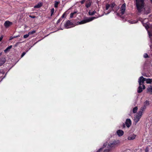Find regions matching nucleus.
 <instances>
[{
    "label": "nucleus",
    "mask_w": 152,
    "mask_h": 152,
    "mask_svg": "<svg viewBox=\"0 0 152 152\" xmlns=\"http://www.w3.org/2000/svg\"><path fill=\"white\" fill-rule=\"evenodd\" d=\"M136 5L139 12L148 14L149 12V8L145 7L144 5V0H136Z\"/></svg>",
    "instance_id": "nucleus-1"
},
{
    "label": "nucleus",
    "mask_w": 152,
    "mask_h": 152,
    "mask_svg": "<svg viewBox=\"0 0 152 152\" xmlns=\"http://www.w3.org/2000/svg\"><path fill=\"white\" fill-rule=\"evenodd\" d=\"M120 141L118 140H114L108 144L107 147L110 149L115 148L120 145Z\"/></svg>",
    "instance_id": "nucleus-2"
},
{
    "label": "nucleus",
    "mask_w": 152,
    "mask_h": 152,
    "mask_svg": "<svg viewBox=\"0 0 152 152\" xmlns=\"http://www.w3.org/2000/svg\"><path fill=\"white\" fill-rule=\"evenodd\" d=\"M146 108V107L144 105L141 108L140 111L134 117V120L135 123H137L139 121L142 116L143 111L145 110Z\"/></svg>",
    "instance_id": "nucleus-3"
},
{
    "label": "nucleus",
    "mask_w": 152,
    "mask_h": 152,
    "mask_svg": "<svg viewBox=\"0 0 152 152\" xmlns=\"http://www.w3.org/2000/svg\"><path fill=\"white\" fill-rule=\"evenodd\" d=\"M140 21L142 22L143 26L145 27L146 29L148 31V34L149 38L151 39L152 37V32L148 30V28L150 27L148 23H147L148 21V19H145L144 20L141 19Z\"/></svg>",
    "instance_id": "nucleus-4"
},
{
    "label": "nucleus",
    "mask_w": 152,
    "mask_h": 152,
    "mask_svg": "<svg viewBox=\"0 0 152 152\" xmlns=\"http://www.w3.org/2000/svg\"><path fill=\"white\" fill-rule=\"evenodd\" d=\"M115 6V4L114 3L111 4H107L106 5L105 10H104V13L107 15L112 10L115 11L114 8Z\"/></svg>",
    "instance_id": "nucleus-5"
},
{
    "label": "nucleus",
    "mask_w": 152,
    "mask_h": 152,
    "mask_svg": "<svg viewBox=\"0 0 152 152\" xmlns=\"http://www.w3.org/2000/svg\"><path fill=\"white\" fill-rule=\"evenodd\" d=\"M97 17H93L91 18H87L85 19H84L81 21L77 22V25H80L84 24L87 23L97 18Z\"/></svg>",
    "instance_id": "nucleus-6"
},
{
    "label": "nucleus",
    "mask_w": 152,
    "mask_h": 152,
    "mask_svg": "<svg viewBox=\"0 0 152 152\" xmlns=\"http://www.w3.org/2000/svg\"><path fill=\"white\" fill-rule=\"evenodd\" d=\"M145 81V78L143 77L142 76L140 77L138 79V83L139 85H142V84L143 89L145 88V86L143 84L144 81Z\"/></svg>",
    "instance_id": "nucleus-7"
},
{
    "label": "nucleus",
    "mask_w": 152,
    "mask_h": 152,
    "mask_svg": "<svg viewBox=\"0 0 152 152\" xmlns=\"http://www.w3.org/2000/svg\"><path fill=\"white\" fill-rule=\"evenodd\" d=\"M12 23L8 20L6 21L4 24V25L5 28H7L12 24Z\"/></svg>",
    "instance_id": "nucleus-8"
},
{
    "label": "nucleus",
    "mask_w": 152,
    "mask_h": 152,
    "mask_svg": "<svg viewBox=\"0 0 152 152\" xmlns=\"http://www.w3.org/2000/svg\"><path fill=\"white\" fill-rule=\"evenodd\" d=\"M126 4H123L121 6V15H123L125 11L126 10Z\"/></svg>",
    "instance_id": "nucleus-9"
},
{
    "label": "nucleus",
    "mask_w": 152,
    "mask_h": 152,
    "mask_svg": "<svg viewBox=\"0 0 152 152\" xmlns=\"http://www.w3.org/2000/svg\"><path fill=\"white\" fill-rule=\"evenodd\" d=\"M71 23L69 20L67 21L64 25L65 27L66 28H71V27L70 25H71Z\"/></svg>",
    "instance_id": "nucleus-10"
},
{
    "label": "nucleus",
    "mask_w": 152,
    "mask_h": 152,
    "mask_svg": "<svg viewBox=\"0 0 152 152\" xmlns=\"http://www.w3.org/2000/svg\"><path fill=\"white\" fill-rule=\"evenodd\" d=\"M125 124L128 128H129L131 125V121L130 119H127L125 122Z\"/></svg>",
    "instance_id": "nucleus-11"
},
{
    "label": "nucleus",
    "mask_w": 152,
    "mask_h": 152,
    "mask_svg": "<svg viewBox=\"0 0 152 152\" xmlns=\"http://www.w3.org/2000/svg\"><path fill=\"white\" fill-rule=\"evenodd\" d=\"M117 134L119 137L122 136L124 134V132L123 131L121 130H118L117 131Z\"/></svg>",
    "instance_id": "nucleus-12"
},
{
    "label": "nucleus",
    "mask_w": 152,
    "mask_h": 152,
    "mask_svg": "<svg viewBox=\"0 0 152 152\" xmlns=\"http://www.w3.org/2000/svg\"><path fill=\"white\" fill-rule=\"evenodd\" d=\"M136 135L134 134H132L130 135H129L128 137V139L129 140H134L136 137Z\"/></svg>",
    "instance_id": "nucleus-13"
},
{
    "label": "nucleus",
    "mask_w": 152,
    "mask_h": 152,
    "mask_svg": "<svg viewBox=\"0 0 152 152\" xmlns=\"http://www.w3.org/2000/svg\"><path fill=\"white\" fill-rule=\"evenodd\" d=\"M147 92L150 94H152V85L150 86L147 89Z\"/></svg>",
    "instance_id": "nucleus-14"
},
{
    "label": "nucleus",
    "mask_w": 152,
    "mask_h": 152,
    "mask_svg": "<svg viewBox=\"0 0 152 152\" xmlns=\"http://www.w3.org/2000/svg\"><path fill=\"white\" fill-rule=\"evenodd\" d=\"M77 12L75 11L71 13L70 14V18H72L74 17H75L76 15V13Z\"/></svg>",
    "instance_id": "nucleus-15"
},
{
    "label": "nucleus",
    "mask_w": 152,
    "mask_h": 152,
    "mask_svg": "<svg viewBox=\"0 0 152 152\" xmlns=\"http://www.w3.org/2000/svg\"><path fill=\"white\" fill-rule=\"evenodd\" d=\"M42 5V4L41 3L39 2L38 3V4L35 5L34 7V8H38L40 7Z\"/></svg>",
    "instance_id": "nucleus-16"
},
{
    "label": "nucleus",
    "mask_w": 152,
    "mask_h": 152,
    "mask_svg": "<svg viewBox=\"0 0 152 152\" xmlns=\"http://www.w3.org/2000/svg\"><path fill=\"white\" fill-rule=\"evenodd\" d=\"M5 59L4 58H0V66H1L5 62Z\"/></svg>",
    "instance_id": "nucleus-17"
},
{
    "label": "nucleus",
    "mask_w": 152,
    "mask_h": 152,
    "mask_svg": "<svg viewBox=\"0 0 152 152\" xmlns=\"http://www.w3.org/2000/svg\"><path fill=\"white\" fill-rule=\"evenodd\" d=\"M145 81L147 83H151V79L145 78Z\"/></svg>",
    "instance_id": "nucleus-18"
},
{
    "label": "nucleus",
    "mask_w": 152,
    "mask_h": 152,
    "mask_svg": "<svg viewBox=\"0 0 152 152\" xmlns=\"http://www.w3.org/2000/svg\"><path fill=\"white\" fill-rule=\"evenodd\" d=\"M142 91V87L141 86V85H139V86L138 87L137 92L139 93H141Z\"/></svg>",
    "instance_id": "nucleus-19"
},
{
    "label": "nucleus",
    "mask_w": 152,
    "mask_h": 152,
    "mask_svg": "<svg viewBox=\"0 0 152 152\" xmlns=\"http://www.w3.org/2000/svg\"><path fill=\"white\" fill-rule=\"evenodd\" d=\"M12 48V46L10 45L7 47L6 49L4 50L5 53H7L8 51H9Z\"/></svg>",
    "instance_id": "nucleus-20"
},
{
    "label": "nucleus",
    "mask_w": 152,
    "mask_h": 152,
    "mask_svg": "<svg viewBox=\"0 0 152 152\" xmlns=\"http://www.w3.org/2000/svg\"><path fill=\"white\" fill-rule=\"evenodd\" d=\"M91 2L90 1L87 2L86 4V7L87 8H88L91 5Z\"/></svg>",
    "instance_id": "nucleus-21"
},
{
    "label": "nucleus",
    "mask_w": 152,
    "mask_h": 152,
    "mask_svg": "<svg viewBox=\"0 0 152 152\" xmlns=\"http://www.w3.org/2000/svg\"><path fill=\"white\" fill-rule=\"evenodd\" d=\"M149 105V102L148 101H146L144 103V106H145L146 107Z\"/></svg>",
    "instance_id": "nucleus-22"
},
{
    "label": "nucleus",
    "mask_w": 152,
    "mask_h": 152,
    "mask_svg": "<svg viewBox=\"0 0 152 152\" xmlns=\"http://www.w3.org/2000/svg\"><path fill=\"white\" fill-rule=\"evenodd\" d=\"M137 21L136 20H129L128 22L131 24H134L137 23Z\"/></svg>",
    "instance_id": "nucleus-23"
},
{
    "label": "nucleus",
    "mask_w": 152,
    "mask_h": 152,
    "mask_svg": "<svg viewBox=\"0 0 152 152\" xmlns=\"http://www.w3.org/2000/svg\"><path fill=\"white\" fill-rule=\"evenodd\" d=\"M137 109H138V108L137 107H134L133 109V113H136L137 112Z\"/></svg>",
    "instance_id": "nucleus-24"
},
{
    "label": "nucleus",
    "mask_w": 152,
    "mask_h": 152,
    "mask_svg": "<svg viewBox=\"0 0 152 152\" xmlns=\"http://www.w3.org/2000/svg\"><path fill=\"white\" fill-rule=\"evenodd\" d=\"M96 12V11H94L92 12H91L90 11H89L88 12V13L89 15H93Z\"/></svg>",
    "instance_id": "nucleus-25"
},
{
    "label": "nucleus",
    "mask_w": 152,
    "mask_h": 152,
    "mask_svg": "<svg viewBox=\"0 0 152 152\" xmlns=\"http://www.w3.org/2000/svg\"><path fill=\"white\" fill-rule=\"evenodd\" d=\"M59 4V2L58 1H56L55 2L54 7H58V5Z\"/></svg>",
    "instance_id": "nucleus-26"
},
{
    "label": "nucleus",
    "mask_w": 152,
    "mask_h": 152,
    "mask_svg": "<svg viewBox=\"0 0 152 152\" xmlns=\"http://www.w3.org/2000/svg\"><path fill=\"white\" fill-rule=\"evenodd\" d=\"M35 32L36 31H35L34 30L32 31L29 32L28 33L30 35L31 34H32L35 33Z\"/></svg>",
    "instance_id": "nucleus-27"
},
{
    "label": "nucleus",
    "mask_w": 152,
    "mask_h": 152,
    "mask_svg": "<svg viewBox=\"0 0 152 152\" xmlns=\"http://www.w3.org/2000/svg\"><path fill=\"white\" fill-rule=\"evenodd\" d=\"M54 8H52L51 9V16H52L53 15V14L54 13Z\"/></svg>",
    "instance_id": "nucleus-28"
},
{
    "label": "nucleus",
    "mask_w": 152,
    "mask_h": 152,
    "mask_svg": "<svg viewBox=\"0 0 152 152\" xmlns=\"http://www.w3.org/2000/svg\"><path fill=\"white\" fill-rule=\"evenodd\" d=\"M110 150L111 149L110 148H109L108 149L105 150L103 152H110Z\"/></svg>",
    "instance_id": "nucleus-29"
},
{
    "label": "nucleus",
    "mask_w": 152,
    "mask_h": 152,
    "mask_svg": "<svg viewBox=\"0 0 152 152\" xmlns=\"http://www.w3.org/2000/svg\"><path fill=\"white\" fill-rule=\"evenodd\" d=\"M29 34L28 33V34L25 35L23 36V38H27L29 36Z\"/></svg>",
    "instance_id": "nucleus-30"
},
{
    "label": "nucleus",
    "mask_w": 152,
    "mask_h": 152,
    "mask_svg": "<svg viewBox=\"0 0 152 152\" xmlns=\"http://www.w3.org/2000/svg\"><path fill=\"white\" fill-rule=\"evenodd\" d=\"M143 57L144 58H146L148 57V55L147 53H145L143 55Z\"/></svg>",
    "instance_id": "nucleus-31"
},
{
    "label": "nucleus",
    "mask_w": 152,
    "mask_h": 152,
    "mask_svg": "<svg viewBox=\"0 0 152 152\" xmlns=\"http://www.w3.org/2000/svg\"><path fill=\"white\" fill-rule=\"evenodd\" d=\"M107 145V143L106 142L104 143L103 144V148L106 147V146Z\"/></svg>",
    "instance_id": "nucleus-32"
},
{
    "label": "nucleus",
    "mask_w": 152,
    "mask_h": 152,
    "mask_svg": "<svg viewBox=\"0 0 152 152\" xmlns=\"http://www.w3.org/2000/svg\"><path fill=\"white\" fill-rule=\"evenodd\" d=\"M26 53L25 52H23L22 53V55L21 56V57H23L25 55Z\"/></svg>",
    "instance_id": "nucleus-33"
},
{
    "label": "nucleus",
    "mask_w": 152,
    "mask_h": 152,
    "mask_svg": "<svg viewBox=\"0 0 152 152\" xmlns=\"http://www.w3.org/2000/svg\"><path fill=\"white\" fill-rule=\"evenodd\" d=\"M3 35H1V37H0V42L2 40L3 38Z\"/></svg>",
    "instance_id": "nucleus-34"
},
{
    "label": "nucleus",
    "mask_w": 152,
    "mask_h": 152,
    "mask_svg": "<svg viewBox=\"0 0 152 152\" xmlns=\"http://www.w3.org/2000/svg\"><path fill=\"white\" fill-rule=\"evenodd\" d=\"M119 8V7L118 6L117 7H116V9L115 10V12L116 11H117Z\"/></svg>",
    "instance_id": "nucleus-35"
},
{
    "label": "nucleus",
    "mask_w": 152,
    "mask_h": 152,
    "mask_svg": "<svg viewBox=\"0 0 152 152\" xmlns=\"http://www.w3.org/2000/svg\"><path fill=\"white\" fill-rule=\"evenodd\" d=\"M102 148H100L96 151V152H100V151L102 150Z\"/></svg>",
    "instance_id": "nucleus-36"
},
{
    "label": "nucleus",
    "mask_w": 152,
    "mask_h": 152,
    "mask_svg": "<svg viewBox=\"0 0 152 152\" xmlns=\"http://www.w3.org/2000/svg\"><path fill=\"white\" fill-rule=\"evenodd\" d=\"M66 12H65L62 15V18H64L65 17V16L66 15Z\"/></svg>",
    "instance_id": "nucleus-37"
},
{
    "label": "nucleus",
    "mask_w": 152,
    "mask_h": 152,
    "mask_svg": "<svg viewBox=\"0 0 152 152\" xmlns=\"http://www.w3.org/2000/svg\"><path fill=\"white\" fill-rule=\"evenodd\" d=\"M85 1V0H83L81 1H80V3L81 4H83Z\"/></svg>",
    "instance_id": "nucleus-38"
},
{
    "label": "nucleus",
    "mask_w": 152,
    "mask_h": 152,
    "mask_svg": "<svg viewBox=\"0 0 152 152\" xmlns=\"http://www.w3.org/2000/svg\"><path fill=\"white\" fill-rule=\"evenodd\" d=\"M14 38L13 37H11L10 38V40H11Z\"/></svg>",
    "instance_id": "nucleus-39"
},
{
    "label": "nucleus",
    "mask_w": 152,
    "mask_h": 152,
    "mask_svg": "<svg viewBox=\"0 0 152 152\" xmlns=\"http://www.w3.org/2000/svg\"><path fill=\"white\" fill-rule=\"evenodd\" d=\"M20 37V35H18L17 36H14V37H14V38H16V37Z\"/></svg>",
    "instance_id": "nucleus-40"
},
{
    "label": "nucleus",
    "mask_w": 152,
    "mask_h": 152,
    "mask_svg": "<svg viewBox=\"0 0 152 152\" xmlns=\"http://www.w3.org/2000/svg\"><path fill=\"white\" fill-rule=\"evenodd\" d=\"M30 17L31 18H35V16H30Z\"/></svg>",
    "instance_id": "nucleus-41"
},
{
    "label": "nucleus",
    "mask_w": 152,
    "mask_h": 152,
    "mask_svg": "<svg viewBox=\"0 0 152 152\" xmlns=\"http://www.w3.org/2000/svg\"><path fill=\"white\" fill-rule=\"evenodd\" d=\"M59 22V20H58L57 22H58V23Z\"/></svg>",
    "instance_id": "nucleus-42"
},
{
    "label": "nucleus",
    "mask_w": 152,
    "mask_h": 152,
    "mask_svg": "<svg viewBox=\"0 0 152 152\" xmlns=\"http://www.w3.org/2000/svg\"><path fill=\"white\" fill-rule=\"evenodd\" d=\"M1 54H2V53H0V55H1Z\"/></svg>",
    "instance_id": "nucleus-43"
},
{
    "label": "nucleus",
    "mask_w": 152,
    "mask_h": 152,
    "mask_svg": "<svg viewBox=\"0 0 152 152\" xmlns=\"http://www.w3.org/2000/svg\"><path fill=\"white\" fill-rule=\"evenodd\" d=\"M152 83V79H151V83Z\"/></svg>",
    "instance_id": "nucleus-44"
},
{
    "label": "nucleus",
    "mask_w": 152,
    "mask_h": 152,
    "mask_svg": "<svg viewBox=\"0 0 152 152\" xmlns=\"http://www.w3.org/2000/svg\"><path fill=\"white\" fill-rule=\"evenodd\" d=\"M123 126H124V127H125V125H124H124H123Z\"/></svg>",
    "instance_id": "nucleus-45"
},
{
    "label": "nucleus",
    "mask_w": 152,
    "mask_h": 152,
    "mask_svg": "<svg viewBox=\"0 0 152 152\" xmlns=\"http://www.w3.org/2000/svg\"><path fill=\"white\" fill-rule=\"evenodd\" d=\"M151 0V2H152V0Z\"/></svg>",
    "instance_id": "nucleus-46"
}]
</instances>
